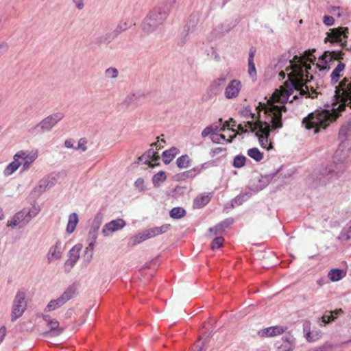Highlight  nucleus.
I'll list each match as a JSON object with an SVG mask.
<instances>
[{
    "label": "nucleus",
    "instance_id": "obj_1",
    "mask_svg": "<svg viewBox=\"0 0 351 351\" xmlns=\"http://www.w3.org/2000/svg\"><path fill=\"white\" fill-rule=\"evenodd\" d=\"M281 93V88L276 90L267 101L259 102L256 107L258 115L252 112L250 106L243 107L240 114L245 117H251L252 121L245 122L251 132H254L258 138L260 145L267 150L273 148L269 137L271 130L280 129L283 126L282 115L286 112V103H282L278 98Z\"/></svg>",
    "mask_w": 351,
    "mask_h": 351
},
{
    "label": "nucleus",
    "instance_id": "obj_2",
    "mask_svg": "<svg viewBox=\"0 0 351 351\" xmlns=\"http://www.w3.org/2000/svg\"><path fill=\"white\" fill-rule=\"evenodd\" d=\"M314 52V49L305 51L303 56L296 55L289 61V66L286 68L288 80L280 87L281 93L278 96L282 103H291L298 99V95L311 98L317 97L316 90L307 85L308 71L311 69L307 62H313L315 59Z\"/></svg>",
    "mask_w": 351,
    "mask_h": 351
},
{
    "label": "nucleus",
    "instance_id": "obj_3",
    "mask_svg": "<svg viewBox=\"0 0 351 351\" xmlns=\"http://www.w3.org/2000/svg\"><path fill=\"white\" fill-rule=\"evenodd\" d=\"M335 98L336 102L332 103L330 109L317 110L303 119L306 129H314V132L318 133L335 121L346 106L351 108V76L344 77L335 86Z\"/></svg>",
    "mask_w": 351,
    "mask_h": 351
},
{
    "label": "nucleus",
    "instance_id": "obj_4",
    "mask_svg": "<svg viewBox=\"0 0 351 351\" xmlns=\"http://www.w3.org/2000/svg\"><path fill=\"white\" fill-rule=\"evenodd\" d=\"M350 150L349 143L342 141L334 154L333 162L314 170L310 178L312 180V186H325L339 178L344 172L345 168L337 163H342L347 159Z\"/></svg>",
    "mask_w": 351,
    "mask_h": 351
},
{
    "label": "nucleus",
    "instance_id": "obj_5",
    "mask_svg": "<svg viewBox=\"0 0 351 351\" xmlns=\"http://www.w3.org/2000/svg\"><path fill=\"white\" fill-rule=\"evenodd\" d=\"M169 10L168 3H162L153 8L143 22V31L147 34H150L160 28L168 16Z\"/></svg>",
    "mask_w": 351,
    "mask_h": 351
},
{
    "label": "nucleus",
    "instance_id": "obj_6",
    "mask_svg": "<svg viewBox=\"0 0 351 351\" xmlns=\"http://www.w3.org/2000/svg\"><path fill=\"white\" fill-rule=\"evenodd\" d=\"M63 118L64 114L61 112L51 114L42 119L34 127L31 128L28 132L32 135L43 134L51 131Z\"/></svg>",
    "mask_w": 351,
    "mask_h": 351
},
{
    "label": "nucleus",
    "instance_id": "obj_7",
    "mask_svg": "<svg viewBox=\"0 0 351 351\" xmlns=\"http://www.w3.org/2000/svg\"><path fill=\"white\" fill-rule=\"evenodd\" d=\"M26 293L23 291H18L12 302L11 309V321L15 322L21 317L27 308Z\"/></svg>",
    "mask_w": 351,
    "mask_h": 351
},
{
    "label": "nucleus",
    "instance_id": "obj_8",
    "mask_svg": "<svg viewBox=\"0 0 351 351\" xmlns=\"http://www.w3.org/2000/svg\"><path fill=\"white\" fill-rule=\"evenodd\" d=\"M170 228V224H164L159 227H154L145 230L143 232L136 234L131 238V245L134 246L149 239L167 232Z\"/></svg>",
    "mask_w": 351,
    "mask_h": 351
},
{
    "label": "nucleus",
    "instance_id": "obj_9",
    "mask_svg": "<svg viewBox=\"0 0 351 351\" xmlns=\"http://www.w3.org/2000/svg\"><path fill=\"white\" fill-rule=\"evenodd\" d=\"M76 292V287L74 285H70L63 293L57 299L51 300L45 308V312L54 311L63 306L67 301L74 296Z\"/></svg>",
    "mask_w": 351,
    "mask_h": 351
},
{
    "label": "nucleus",
    "instance_id": "obj_10",
    "mask_svg": "<svg viewBox=\"0 0 351 351\" xmlns=\"http://www.w3.org/2000/svg\"><path fill=\"white\" fill-rule=\"evenodd\" d=\"M348 27H339L337 28H333L330 29V32L327 33V36L324 39V42H330L331 43H339L340 45L346 49L347 47V41H342L341 36L347 38L348 34Z\"/></svg>",
    "mask_w": 351,
    "mask_h": 351
},
{
    "label": "nucleus",
    "instance_id": "obj_11",
    "mask_svg": "<svg viewBox=\"0 0 351 351\" xmlns=\"http://www.w3.org/2000/svg\"><path fill=\"white\" fill-rule=\"evenodd\" d=\"M37 157L38 155L36 152L27 153L24 151H19L14 156V159L19 161L23 160L22 171H25L29 168L31 164L36 160Z\"/></svg>",
    "mask_w": 351,
    "mask_h": 351
},
{
    "label": "nucleus",
    "instance_id": "obj_12",
    "mask_svg": "<svg viewBox=\"0 0 351 351\" xmlns=\"http://www.w3.org/2000/svg\"><path fill=\"white\" fill-rule=\"evenodd\" d=\"M241 88L240 80H232L225 88L224 96L228 99H234L239 96Z\"/></svg>",
    "mask_w": 351,
    "mask_h": 351
},
{
    "label": "nucleus",
    "instance_id": "obj_13",
    "mask_svg": "<svg viewBox=\"0 0 351 351\" xmlns=\"http://www.w3.org/2000/svg\"><path fill=\"white\" fill-rule=\"evenodd\" d=\"M82 248V245L77 244L74 245L68 252V259L66 261L65 267H69V269H66V271L69 272L76 263L78 261L80 255V251Z\"/></svg>",
    "mask_w": 351,
    "mask_h": 351
},
{
    "label": "nucleus",
    "instance_id": "obj_14",
    "mask_svg": "<svg viewBox=\"0 0 351 351\" xmlns=\"http://www.w3.org/2000/svg\"><path fill=\"white\" fill-rule=\"evenodd\" d=\"M226 82V76H221L214 80L209 85L207 89V93L210 97H214L219 95L222 88Z\"/></svg>",
    "mask_w": 351,
    "mask_h": 351
},
{
    "label": "nucleus",
    "instance_id": "obj_15",
    "mask_svg": "<svg viewBox=\"0 0 351 351\" xmlns=\"http://www.w3.org/2000/svg\"><path fill=\"white\" fill-rule=\"evenodd\" d=\"M125 226V221L123 219L112 220L104 226L102 232L105 236H108L116 231L121 230Z\"/></svg>",
    "mask_w": 351,
    "mask_h": 351
},
{
    "label": "nucleus",
    "instance_id": "obj_16",
    "mask_svg": "<svg viewBox=\"0 0 351 351\" xmlns=\"http://www.w3.org/2000/svg\"><path fill=\"white\" fill-rule=\"evenodd\" d=\"M64 249L60 241H57L56 243L50 247L47 253V260L49 263L61 258Z\"/></svg>",
    "mask_w": 351,
    "mask_h": 351
},
{
    "label": "nucleus",
    "instance_id": "obj_17",
    "mask_svg": "<svg viewBox=\"0 0 351 351\" xmlns=\"http://www.w3.org/2000/svg\"><path fill=\"white\" fill-rule=\"evenodd\" d=\"M27 223H28L25 216V210H22L16 213L12 218L8 221V226L11 227L12 228H15L16 227L21 228L25 227Z\"/></svg>",
    "mask_w": 351,
    "mask_h": 351
},
{
    "label": "nucleus",
    "instance_id": "obj_18",
    "mask_svg": "<svg viewBox=\"0 0 351 351\" xmlns=\"http://www.w3.org/2000/svg\"><path fill=\"white\" fill-rule=\"evenodd\" d=\"M271 179V175L258 176L252 180V187L256 191H261L269 184Z\"/></svg>",
    "mask_w": 351,
    "mask_h": 351
},
{
    "label": "nucleus",
    "instance_id": "obj_19",
    "mask_svg": "<svg viewBox=\"0 0 351 351\" xmlns=\"http://www.w3.org/2000/svg\"><path fill=\"white\" fill-rule=\"evenodd\" d=\"M47 326L49 327L50 330L42 333V335L43 337L58 336L64 330V329L62 328L59 326H60L59 322L58 320H56V319H53L51 321H50L49 323L47 324Z\"/></svg>",
    "mask_w": 351,
    "mask_h": 351
},
{
    "label": "nucleus",
    "instance_id": "obj_20",
    "mask_svg": "<svg viewBox=\"0 0 351 351\" xmlns=\"http://www.w3.org/2000/svg\"><path fill=\"white\" fill-rule=\"evenodd\" d=\"M53 183L49 178H44L39 181L38 184L32 190V193L36 196H40L47 189L51 188Z\"/></svg>",
    "mask_w": 351,
    "mask_h": 351
},
{
    "label": "nucleus",
    "instance_id": "obj_21",
    "mask_svg": "<svg viewBox=\"0 0 351 351\" xmlns=\"http://www.w3.org/2000/svg\"><path fill=\"white\" fill-rule=\"evenodd\" d=\"M331 57L329 51H325L323 55L319 58L316 67L318 68L319 71L328 69L329 66H328V63L332 62Z\"/></svg>",
    "mask_w": 351,
    "mask_h": 351
},
{
    "label": "nucleus",
    "instance_id": "obj_22",
    "mask_svg": "<svg viewBox=\"0 0 351 351\" xmlns=\"http://www.w3.org/2000/svg\"><path fill=\"white\" fill-rule=\"evenodd\" d=\"M285 332V328L281 326H276L267 328L263 330L259 334L262 337H274L280 335Z\"/></svg>",
    "mask_w": 351,
    "mask_h": 351
},
{
    "label": "nucleus",
    "instance_id": "obj_23",
    "mask_svg": "<svg viewBox=\"0 0 351 351\" xmlns=\"http://www.w3.org/2000/svg\"><path fill=\"white\" fill-rule=\"evenodd\" d=\"M351 136V119L344 122L339 132V137L342 141L346 140Z\"/></svg>",
    "mask_w": 351,
    "mask_h": 351
},
{
    "label": "nucleus",
    "instance_id": "obj_24",
    "mask_svg": "<svg viewBox=\"0 0 351 351\" xmlns=\"http://www.w3.org/2000/svg\"><path fill=\"white\" fill-rule=\"evenodd\" d=\"M199 21V16L197 14H192L187 21V23L184 26V32L186 36L190 31L193 30L196 27Z\"/></svg>",
    "mask_w": 351,
    "mask_h": 351
},
{
    "label": "nucleus",
    "instance_id": "obj_25",
    "mask_svg": "<svg viewBox=\"0 0 351 351\" xmlns=\"http://www.w3.org/2000/svg\"><path fill=\"white\" fill-rule=\"evenodd\" d=\"M78 221L79 219L77 213H73L69 216L68 223L66 229V231L68 234H71L74 232Z\"/></svg>",
    "mask_w": 351,
    "mask_h": 351
},
{
    "label": "nucleus",
    "instance_id": "obj_26",
    "mask_svg": "<svg viewBox=\"0 0 351 351\" xmlns=\"http://www.w3.org/2000/svg\"><path fill=\"white\" fill-rule=\"evenodd\" d=\"M345 67L346 64L344 63L341 62H339L337 66L335 68L330 74L332 84H335L339 81L340 77L341 76L340 73L345 69Z\"/></svg>",
    "mask_w": 351,
    "mask_h": 351
},
{
    "label": "nucleus",
    "instance_id": "obj_27",
    "mask_svg": "<svg viewBox=\"0 0 351 351\" xmlns=\"http://www.w3.org/2000/svg\"><path fill=\"white\" fill-rule=\"evenodd\" d=\"M178 149L176 147H171L168 150H165L162 153V159L165 164L167 165L170 163L173 159L176 157V156L178 153Z\"/></svg>",
    "mask_w": 351,
    "mask_h": 351
},
{
    "label": "nucleus",
    "instance_id": "obj_28",
    "mask_svg": "<svg viewBox=\"0 0 351 351\" xmlns=\"http://www.w3.org/2000/svg\"><path fill=\"white\" fill-rule=\"evenodd\" d=\"M342 313H343L342 309L339 308V309H336L334 311H330L328 313V314L325 313L322 317V322H324V324L330 323V322L335 321V319L337 317V316Z\"/></svg>",
    "mask_w": 351,
    "mask_h": 351
},
{
    "label": "nucleus",
    "instance_id": "obj_29",
    "mask_svg": "<svg viewBox=\"0 0 351 351\" xmlns=\"http://www.w3.org/2000/svg\"><path fill=\"white\" fill-rule=\"evenodd\" d=\"M210 200V196L209 194L202 195L199 197H196L193 202V207L196 208H200L206 205Z\"/></svg>",
    "mask_w": 351,
    "mask_h": 351
},
{
    "label": "nucleus",
    "instance_id": "obj_30",
    "mask_svg": "<svg viewBox=\"0 0 351 351\" xmlns=\"http://www.w3.org/2000/svg\"><path fill=\"white\" fill-rule=\"evenodd\" d=\"M345 273L343 269H332L328 272V276L331 281L337 282L342 279Z\"/></svg>",
    "mask_w": 351,
    "mask_h": 351
},
{
    "label": "nucleus",
    "instance_id": "obj_31",
    "mask_svg": "<svg viewBox=\"0 0 351 351\" xmlns=\"http://www.w3.org/2000/svg\"><path fill=\"white\" fill-rule=\"evenodd\" d=\"M22 165V162L19 160H15L10 162L4 169L3 173L5 176H8L12 175L14 171H16L19 167Z\"/></svg>",
    "mask_w": 351,
    "mask_h": 351
},
{
    "label": "nucleus",
    "instance_id": "obj_32",
    "mask_svg": "<svg viewBox=\"0 0 351 351\" xmlns=\"http://www.w3.org/2000/svg\"><path fill=\"white\" fill-rule=\"evenodd\" d=\"M118 36L116 34V33L113 30H111V31L107 32L106 34L100 36L98 38V42L99 43H104V44L108 45V44L110 43L112 40H114Z\"/></svg>",
    "mask_w": 351,
    "mask_h": 351
},
{
    "label": "nucleus",
    "instance_id": "obj_33",
    "mask_svg": "<svg viewBox=\"0 0 351 351\" xmlns=\"http://www.w3.org/2000/svg\"><path fill=\"white\" fill-rule=\"evenodd\" d=\"M191 160L187 154L182 155L177 158L176 165L178 168L184 169L191 166Z\"/></svg>",
    "mask_w": 351,
    "mask_h": 351
},
{
    "label": "nucleus",
    "instance_id": "obj_34",
    "mask_svg": "<svg viewBox=\"0 0 351 351\" xmlns=\"http://www.w3.org/2000/svg\"><path fill=\"white\" fill-rule=\"evenodd\" d=\"M169 215L173 219H179L186 215V210L182 207H175L170 210Z\"/></svg>",
    "mask_w": 351,
    "mask_h": 351
},
{
    "label": "nucleus",
    "instance_id": "obj_35",
    "mask_svg": "<svg viewBox=\"0 0 351 351\" xmlns=\"http://www.w3.org/2000/svg\"><path fill=\"white\" fill-rule=\"evenodd\" d=\"M247 155L256 162H260L263 158V154L256 147L249 149L247 150Z\"/></svg>",
    "mask_w": 351,
    "mask_h": 351
},
{
    "label": "nucleus",
    "instance_id": "obj_36",
    "mask_svg": "<svg viewBox=\"0 0 351 351\" xmlns=\"http://www.w3.org/2000/svg\"><path fill=\"white\" fill-rule=\"evenodd\" d=\"M322 333L320 330H313L308 332L305 335V339L308 343H313L322 337Z\"/></svg>",
    "mask_w": 351,
    "mask_h": 351
},
{
    "label": "nucleus",
    "instance_id": "obj_37",
    "mask_svg": "<svg viewBox=\"0 0 351 351\" xmlns=\"http://www.w3.org/2000/svg\"><path fill=\"white\" fill-rule=\"evenodd\" d=\"M339 239L345 241H348L351 239V220L341 230L339 234Z\"/></svg>",
    "mask_w": 351,
    "mask_h": 351
},
{
    "label": "nucleus",
    "instance_id": "obj_38",
    "mask_svg": "<svg viewBox=\"0 0 351 351\" xmlns=\"http://www.w3.org/2000/svg\"><path fill=\"white\" fill-rule=\"evenodd\" d=\"M141 96L139 93L130 94L125 97L124 102L128 106L136 105Z\"/></svg>",
    "mask_w": 351,
    "mask_h": 351
},
{
    "label": "nucleus",
    "instance_id": "obj_39",
    "mask_svg": "<svg viewBox=\"0 0 351 351\" xmlns=\"http://www.w3.org/2000/svg\"><path fill=\"white\" fill-rule=\"evenodd\" d=\"M166 180V176L164 171H159L153 176L152 181L155 186H159L161 183L165 182Z\"/></svg>",
    "mask_w": 351,
    "mask_h": 351
},
{
    "label": "nucleus",
    "instance_id": "obj_40",
    "mask_svg": "<svg viewBox=\"0 0 351 351\" xmlns=\"http://www.w3.org/2000/svg\"><path fill=\"white\" fill-rule=\"evenodd\" d=\"M130 26L131 23H128V21H122L117 25V27H115L114 29H113V31L116 33V34L118 36L120 34L130 28Z\"/></svg>",
    "mask_w": 351,
    "mask_h": 351
},
{
    "label": "nucleus",
    "instance_id": "obj_41",
    "mask_svg": "<svg viewBox=\"0 0 351 351\" xmlns=\"http://www.w3.org/2000/svg\"><path fill=\"white\" fill-rule=\"evenodd\" d=\"M40 212V208L38 207H33L30 208L29 210H25V219L29 223L34 217H35Z\"/></svg>",
    "mask_w": 351,
    "mask_h": 351
},
{
    "label": "nucleus",
    "instance_id": "obj_42",
    "mask_svg": "<svg viewBox=\"0 0 351 351\" xmlns=\"http://www.w3.org/2000/svg\"><path fill=\"white\" fill-rule=\"evenodd\" d=\"M246 157L242 155H238L234 158L232 165L235 168H241L245 165Z\"/></svg>",
    "mask_w": 351,
    "mask_h": 351
},
{
    "label": "nucleus",
    "instance_id": "obj_43",
    "mask_svg": "<svg viewBox=\"0 0 351 351\" xmlns=\"http://www.w3.org/2000/svg\"><path fill=\"white\" fill-rule=\"evenodd\" d=\"M234 223L232 218H227L219 223L217 224V228L221 229L223 232L226 229L228 228Z\"/></svg>",
    "mask_w": 351,
    "mask_h": 351
},
{
    "label": "nucleus",
    "instance_id": "obj_44",
    "mask_svg": "<svg viewBox=\"0 0 351 351\" xmlns=\"http://www.w3.org/2000/svg\"><path fill=\"white\" fill-rule=\"evenodd\" d=\"M218 130L219 127L217 125H210L203 130V131L202 132V137H206L210 134L213 136Z\"/></svg>",
    "mask_w": 351,
    "mask_h": 351
},
{
    "label": "nucleus",
    "instance_id": "obj_45",
    "mask_svg": "<svg viewBox=\"0 0 351 351\" xmlns=\"http://www.w3.org/2000/svg\"><path fill=\"white\" fill-rule=\"evenodd\" d=\"M119 71L114 67H110L106 69L105 76L109 79H116L118 77Z\"/></svg>",
    "mask_w": 351,
    "mask_h": 351
},
{
    "label": "nucleus",
    "instance_id": "obj_46",
    "mask_svg": "<svg viewBox=\"0 0 351 351\" xmlns=\"http://www.w3.org/2000/svg\"><path fill=\"white\" fill-rule=\"evenodd\" d=\"M224 242V239L222 237H217L215 238L211 242V249L215 250L221 247Z\"/></svg>",
    "mask_w": 351,
    "mask_h": 351
},
{
    "label": "nucleus",
    "instance_id": "obj_47",
    "mask_svg": "<svg viewBox=\"0 0 351 351\" xmlns=\"http://www.w3.org/2000/svg\"><path fill=\"white\" fill-rule=\"evenodd\" d=\"M202 168L195 167L184 173L186 178H193L201 172Z\"/></svg>",
    "mask_w": 351,
    "mask_h": 351
},
{
    "label": "nucleus",
    "instance_id": "obj_48",
    "mask_svg": "<svg viewBox=\"0 0 351 351\" xmlns=\"http://www.w3.org/2000/svg\"><path fill=\"white\" fill-rule=\"evenodd\" d=\"M331 55V60H341L343 58L344 53L342 51H329Z\"/></svg>",
    "mask_w": 351,
    "mask_h": 351
},
{
    "label": "nucleus",
    "instance_id": "obj_49",
    "mask_svg": "<svg viewBox=\"0 0 351 351\" xmlns=\"http://www.w3.org/2000/svg\"><path fill=\"white\" fill-rule=\"evenodd\" d=\"M138 160L145 164L148 165L149 167H154L156 164H152L151 158L149 157H147V156L145 154H143L141 156L138 158Z\"/></svg>",
    "mask_w": 351,
    "mask_h": 351
},
{
    "label": "nucleus",
    "instance_id": "obj_50",
    "mask_svg": "<svg viewBox=\"0 0 351 351\" xmlns=\"http://www.w3.org/2000/svg\"><path fill=\"white\" fill-rule=\"evenodd\" d=\"M212 141L215 143H219L221 140L226 141V136L223 134H218L216 132L214 134V135L211 136L210 137Z\"/></svg>",
    "mask_w": 351,
    "mask_h": 351
},
{
    "label": "nucleus",
    "instance_id": "obj_51",
    "mask_svg": "<svg viewBox=\"0 0 351 351\" xmlns=\"http://www.w3.org/2000/svg\"><path fill=\"white\" fill-rule=\"evenodd\" d=\"M248 73L252 77L256 75V70L254 62H248Z\"/></svg>",
    "mask_w": 351,
    "mask_h": 351
},
{
    "label": "nucleus",
    "instance_id": "obj_52",
    "mask_svg": "<svg viewBox=\"0 0 351 351\" xmlns=\"http://www.w3.org/2000/svg\"><path fill=\"white\" fill-rule=\"evenodd\" d=\"M87 141L86 138H82L80 139L78 142V145L77 147H75V149H80L83 152H85L87 150V146H86Z\"/></svg>",
    "mask_w": 351,
    "mask_h": 351
},
{
    "label": "nucleus",
    "instance_id": "obj_53",
    "mask_svg": "<svg viewBox=\"0 0 351 351\" xmlns=\"http://www.w3.org/2000/svg\"><path fill=\"white\" fill-rule=\"evenodd\" d=\"M323 22L326 26H332L335 23V19L332 16H324Z\"/></svg>",
    "mask_w": 351,
    "mask_h": 351
},
{
    "label": "nucleus",
    "instance_id": "obj_54",
    "mask_svg": "<svg viewBox=\"0 0 351 351\" xmlns=\"http://www.w3.org/2000/svg\"><path fill=\"white\" fill-rule=\"evenodd\" d=\"M99 229V226H97L95 228H93L90 232H89V237L93 239V241H95L97 237V231Z\"/></svg>",
    "mask_w": 351,
    "mask_h": 351
},
{
    "label": "nucleus",
    "instance_id": "obj_55",
    "mask_svg": "<svg viewBox=\"0 0 351 351\" xmlns=\"http://www.w3.org/2000/svg\"><path fill=\"white\" fill-rule=\"evenodd\" d=\"M93 252L90 251L87 248H86L84 252V259L87 263H89L93 257Z\"/></svg>",
    "mask_w": 351,
    "mask_h": 351
},
{
    "label": "nucleus",
    "instance_id": "obj_56",
    "mask_svg": "<svg viewBox=\"0 0 351 351\" xmlns=\"http://www.w3.org/2000/svg\"><path fill=\"white\" fill-rule=\"evenodd\" d=\"M84 1L85 0H73V2L79 10H82L84 7Z\"/></svg>",
    "mask_w": 351,
    "mask_h": 351
},
{
    "label": "nucleus",
    "instance_id": "obj_57",
    "mask_svg": "<svg viewBox=\"0 0 351 351\" xmlns=\"http://www.w3.org/2000/svg\"><path fill=\"white\" fill-rule=\"evenodd\" d=\"M303 332L304 333V336L308 332H311V322L309 321H305L303 324Z\"/></svg>",
    "mask_w": 351,
    "mask_h": 351
},
{
    "label": "nucleus",
    "instance_id": "obj_58",
    "mask_svg": "<svg viewBox=\"0 0 351 351\" xmlns=\"http://www.w3.org/2000/svg\"><path fill=\"white\" fill-rule=\"evenodd\" d=\"M341 8L340 7H332L330 10V12L333 14L337 15L338 17H340L342 15V13L340 12Z\"/></svg>",
    "mask_w": 351,
    "mask_h": 351
},
{
    "label": "nucleus",
    "instance_id": "obj_59",
    "mask_svg": "<svg viewBox=\"0 0 351 351\" xmlns=\"http://www.w3.org/2000/svg\"><path fill=\"white\" fill-rule=\"evenodd\" d=\"M6 332H7V330L5 326H2L0 328V344L3 341V339L5 337V335H6Z\"/></svg>",
    "mask_w": 351,
    "mask_h": 351
},
{
    "label": "nucleus",
    "instance_id": "obj_60",
    "mask_svg": "<svg viewBox=\"0 0 351 351\" xmlns=\"http://www.w3.org/2000/svg\"><path fill=\"white\" fill-rule=\"evenodd\" d=\"M65 147L67 148H73L74 145V141L71 138L66 139L64 142Z\"/></svg>",
    "mask_w": 351,
    "mask_h": 351
},
{
    "label": "nucleus",
    "instance_id": "obj_61",
    "mask_svg": "<svg viewBox=\"0 0 351 351\" xmlns=\"http://www.w3.org/2000/svg\"><path fill=\"white\" fill-rule=\"evenodd\" d=\"M8 49V45L5 42L0 43V54L5 52Z\"/></svg>",
    "mask_w": 351,
    "mask_h": 351
},
{
    "label": "nucleus",
    "instance_id": "obj_62",
    "mask_svg": "<svg viewBox=\"0 0 351 351\" xmlns=\"http://www.w3.org/2000/svg\"><path fill=\"white\" fill-rule=\"evenodd\" d=\"M226 149L224 147H216L213 149V153L214 155L219 154L223 152H226Z\"/></svg>",
    "mask_w": 351,
    "mask_h": 351
},
{
    "label": "nucleus",
    "instance_id": "obj_63",
    "mask_svg": "<svg viewBox=\"0 0 351 351\" xmlns=\"http://www.w3.org/2000/svg\"><path fill=\"white\" fill-rule=\"evenodd\" d=\"M209 231L212 233H213L214 234H219L221 232H222L221 231V229L219 228H217V225L213 228H209Z\"/></svg>",
    "mask_w": 351,
    "mask_h": 351
},
{
    "label": "nucleus",
    "instance_id": "obj_64",
    "mask_svg": "<svg viewBox=\"0 0 351 351\" xmlns=\"http://www.w3.org/2000/svg\"><path fill=\"white\" fill-rule=\"evenodd\" d=\"M238 130L242 133H245L248 131V130H250L248 127H245V125L243 126L242 124H239L238 125Z\"/></svg>",
    "mask_w": 351,
    "mask_h": 351
}]
</instances>
